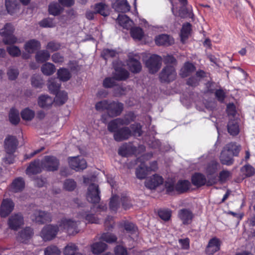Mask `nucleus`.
Returning <instances> with one entry per match:
<instances>
[{
    "mask_svg": "<svg viewBox=\"0 0 255 255\" xmlns=\"http://www.w3.org/2000/svg\"><path fill=\"white\" fill-rule=\"evenodd\" d=\"M57 75L58 78L63 82L69 80L71 77L69 70L65 68H60L57 71Z\"/></svg>",
    "mask_w": 255,
    "mask_h": 255,
    "instance_id": "36",
    "label": "nucleus"
},
{
    "mask_svg": "<svg viewBox=\"0 0 255 255\" xmlns=\"http://www.w3.org/2000/svg\"><path fill=\"white\" fill-rule=\"evenodd\" d=\"M149 172V169L145 163H141L136 169L135 174L136 177L139 179H144Z\"/></svg>",
    "mask_w": 255,
    "mask_h": 255,
    "instance_id": "26",
    "label": "nucleus"
},
{
    "mask_svg": "<svg viewBox=\"0 0 255 255\" xmlns=\"http://www.w3.org/2000/svg\"><path fill=\"white\" fill-rule=\"evenodd\" d=\"M69 164L71 168L76 171L83 170L87 167V163L83 158L79 157H70L68 158Z\"/></svg>",
    "mask_w": 255,
    "mask_h": 255,
    "instance_id": "10",
    "label": "nucleus"
},
{
    "mask_svg": "<svg viewBox=\"0 0 255 255\" xmlns=\"http://www.w3.org/2000/svg\"><path fill=\"white\" fill-rule=\"evenodd\" d=\"M59 226L48 225L44 227L40 233V236L45 241L52 240L60 231Z\"/></svg>",
    "mask_w": 255,
    "mask_h": 255,
    "instance_id": "5",
    "label": "nucleus"
},
{
    "mask_svg": "<svg viewBox=\"0 0 255 255\" xmlns=\"http://www.w3.org/2000/svg\"><path fill=\"white\" fill-rule=\"evenodd\" d=\"M112 7L117 12L122 13L129 11L130 8L127 0H116L112 3Z\"/></svg>",
    "mask_w": 255,
    "mask_h": 255,
    "instance_id": "19",
    "label": "nucleus"
},
{
    "mask_svg": "<svg viewBox=\"0 0 255 255\" xmlns=\"http://www.w3.org/2000/svg\"><path fill=\"white\" fill-rule=\"evenodd\" d=\"M100 239L109 244L116 242L117 236L111 233L107 232L102 234Z\"/></svg>",
    "mask_w": 255,
    "mask_h": 255,
    "instance_id": "45",
    "label": "nucleus"
},
{
    "mask_svg": "<svg viewBox=\"0 0 255 255\" xmlns=\"http://www.w3.org/2000/svg\"><path fill=\"white\" fill-rule=\"evenodd\" d=\"M80 221L73 220L70 219L63 218L59 223L60 230L65 231L70 235H75L79 232L78 226Z\"/></svg>",
    "mask_w": 255,
    "mask_h": 255,
    "instance_id": "1",
    "label": "nucleus"
},
{
    "mask_svg": "<svg viewBox=\"0 0 255 255\" xmlns=\"http://www.w3.org/2000/svg\"><path fill=\"white\" fill-rule=\"evenodd\" d=\"M164 63L166 66L174 67L176 64V60L173 56L167 55L164 57Z\"/></svg>",
    "mask_w": 255,
    "mask_h": 255,
    "instance_id": "62",
    "label": "nucleus"
},
{
    "mask_svg": "<svg viewBox=\"0 0 255 255\" xmlns=\"http://www.w3.org/2000/svg\"><path fill=\"white\" fill-rule=\"evenodd\" d=\"M14 204L9 199H3L0 207V216L2 218H5L13 211Z\"/></svg>",
    "mask_w": 255,
    "mask_h": 255,
    "instance_id": "15",
    "label": "nucleus"
},
{
    "mask_svg": "<svg viewBox=\"0 0 255 255\" xmlns=\"http://www.w3.org/2000/svg\"><path fill=\"white\" fill-rule=\"evenodd\" d=\"M107 248L106 244L100 242L94 243L91 245V251L93 254L98 255L104 252Z\"/></svg>",
    "mask_w": 255,
    "mask_h": 255,
    "instance_id": "32",
    "label": "nucleus"
},
{
    "mask_svg": "<svg viewBox=\"0 0 255 255\" xmlns=\"http://www.w3.org/2000/svg\"><path fill=\"white\" fill-rule=\"evenodd\" d=\"M67 99V93L65 91H59L56 94L55 101L60 105L64 104Z\"/></svg>",
    "mask_w": 255,
    "mask_h": 255,
    "instance_id": "49",
    "label": "nucleus"
},
{
    "mask_svg": "<svg viewBox=\"0 0 255 255\" xmlns=\"http://www.w3.org/2000/svg\"><path fill=\"white\" fill-rule=\"evenodd\" d=\"M41 162L43 168H45L47 171H53L57 170L58 168L59 161L54 156H45Z\"/></svg>",
    "mask_w": 255,
    "mask_h": 255,
    "instance_id": "12",
    "label": "nucleus"
},
{
    "mask_svg": "<svg viewBox=\"0 0 255 255\" xmlns=\"http://www.w3.org/2000/svg\"><path fill=\"white\" fill-rule=\"evenodd\" d=\"M50 54L47 50H42L38 51L35 55V59L39 63L44 62L49 59Z\"/></svg>",
    "mask_w": 255,
    "mask_h": 255,
    "instance_id": "31",
    "label": "nucleus"
},
{
    "mask_svg": "<svg viewBox=\"0 0 255 255\" xmlns=\"http://www.w3.org/2000/svg\"><path fill=\"white\" fill-rule=\"evenodd\" d=\"M60 87V84L55 82L54 79H50L48 81V89L51 93L56 94L58 92Z\"/></svg>",
    "mask_w": 255,
    "mask_h": 255,
    "instance_id": "53",
    "label": "nucleus"
},
{
    "mask_svg": "<svg viewBox=\"0 0 255 255\" xmlns=\"http://www.w3.org/2000/svg\"><path fill=\"white\" fill-rule=\"evenodd\" d=\"M110 102V101H108V100H104L97 103L95 105L96 110L100 112L106 110L107 112Z\"/></svg>",
    "mask_w": 255,
    "mask_h": 255,
    "instance_id": "52",
    "label": "nucleus"
},
{
    "mask_svg": "<svg viewBox=\"0 0 255 255\" xmlns=\"http://www.w3.org/2000/svg\"><path fill=\"white\" fill-rule=\"evenodd\" d=\"M8 54L12 57H18L21 54V51L18 47L14 45L10 46L6 48Z\"/></svg>",
    "mask_w": 255,
    "mask_h": 255,
    "instance_id": "58",
    "label": "nucleus"
},
{
    "mask_svg": "<svg viewBox=\"0 0 255 255\" xmlns=\"http://www.w3.org/2000/svg\"><path fill=\"white\" fill-rule=\"evenodd\" d=\"M41 47L40 42L36 39H31L26 42L24 45V49L28 53H33Z\"/></svg>",
    "mask_w": 255,
    "mask_h": 255,
    "instance_id": "23",
    "label": "nucleus"
},
{
    "mask_svg": "<svg viewBox=\"0 0 255 255\" xmlns=\"http://www.w3.org/2000/svg\"><path fill=\"white\" fill-rule=\"evenodd\" d=\"M218 165V163L216 161H211L207 167V173L210 175L215 173L217 170Z\"/></svg>",
    "mask_w": 255,
    "mask_h": 255,
    "instance_id": "59",
    "label": "nucleus"
},
{
    "mask_svg": "<svg viewBox=\"0 0 255 255\" xmlns=\"http://www.w3.org/2000/svg\"><path fill=\"white\" fill-rule=\"evenodd\" d=\"M162 58L160 56L152 55L145 62V65L149 69L150 73H154L160 68Z\"/></svg>",
    "mask_w": 255,
    "mask_h": 255,
    "instance_id": "6",
    "label": "nucleus"
},
{
    "mask_svg": "<svg viewBox=\"0 0 255 255\" xmlns=\"http://www.w3.org/2000/svg\"><path fill=\"white\" fill-rule=\"evenodd\" d=\"M123 108V104L121 103L115 101L110 102L107 114L111 118L117 117L121 115Z\"/></svg>",
    "mask_w": 255,
    "mask_h": 255,
    "instance_id": "14",
    "label": "nucleus"
},
{
    "mask_svg": "<svg viewBox=\"0 0 255 255\" xmlns=\"http://www.w3.org/2000/svg\"><path fill=\"white\" fill-rule=\"evenodd\" d=\"M5 5L7 12L10 14L15 13L19 9L17 0H5Z\"/></svg>",
    "mask_w": 255,
    "mask_h": 255,
    "instance_id": "25",
    "label": "nucleus"
},
{
    "mask_svg": "<svg viewBox=\"0 0 255 255\" xmlns=\"http://www.w3.org/2000/svg\"><path fill=\"white\" fill-rule=\"evenodd\" d=\"M228 152V151L224 147L221 153L220 160L222 164L230 165L233 163V159Z\"/></svg>",
    "mask_w": 255,
    "mask_h": 255,
    "instance_id": "35",
    "label": "nucleus"
},
{
    "mask_svg": "<svg viewBox=\"0 0 255 255\" xmlns=\"http://www.w3.org/2000/svg\"><path fill=\"white\" fill-rule=\"evenodd\" d=\"M79 220L85 219V220L89 223H99V220L93 214L82 213L78 215Z\"/></svg>",
    "mask_w": 255,
    "mask_h": 255,
    "instance_id": "46",
    "label": "nucleus"
},
{
    "mask_svg": "<svg viewBox=\"0 0 255 255\" xmlns=\"http://www.w3.org/2000/svg\"><path fill=\"white\" fill-rule=\"evenodd\" d=\"M63 9L57 2H52L49 5L48 10L50 14L57 15L62 11Z\"/></svg>",
    "mask_w": 255,
    "mask_h": 255,
    "instance_id": "43",
    "label": "nucleus"
},
{
    "mask_svg": "<svg viewBox=\"0 0 255 255\" xmlns=\"http://www.w3.org/2000/svg\"><path fill=\"white\" fill-rule=\"evenodd\" d=\"M42 162L39 160H35L31 162L26 170V173L28 175L36 174L40 173L43 169Z\"/></svg>",
    "mask_w": 255,
    "mask_h": 255,
    "instance_id": "18",
    "label": "nucleus"
},
{
    "mask_svg": "<svg viewBox=\"0 0 255 255\" xmlns=\"http://www.w3.org/2000/svg\"><path fill=\"white\" fill-rule=\"evenodd\" d=\"M194 217V214L190 209L183 208L178 212V217L184 225L190 224Z\"/></svg>",
    "mask_w": 255,
    "mask_h": 255,
    "instance_id": "11",
    "label": "nucleus"
},
{
    "mask_svg": "<svg viewBox=\"0 0 255 255\" xmlns=\"http://www.w3.org/2000/svg\"><path fill=\"white\" fill-rule=\"evenodd\" d=\"M195 70V66L191 63L186 62L181 69L180 75L182 77H186Z\"/></svg>",
    "mask_w": 255,
    "mask_h": 255,
    "instance_id": "30",
    "label": "nucleus"
},
{
    "mask_svg": "<svg viewBox=\"0 0 255 255\" xmlns=\"http://www.w3.org/2000/svg\"><path fill=\"white\" fill-rule=\"evenodd\" d=\"M31 218L33 221L40 224H44L51 221V214L41 210L34 211Z\"/></svg>",
    "mask_w": 255,
    "mask_h": 255,
    "instance_id": "9",
    "label": "nucleus"
},
{
    "mask_svg": "<svg viewBox=\"0 0 255 255\" xmlns=\"http://www.w3.org/2000/svg\"><path fill=\"white\" fill-rule=\"evenodd\" d=\"M53 101L54 100L51 97L48 95H44L39 97L38 104L40 107L46 108L50 107L52 105Z\"/></svg>",
    "mask_w": 255,
    "mask_h": 255,
    "instance_id": "27",
    "label": "nucleus"
},
{
    "mask_svg": "<svg viewBox=\"0 0 255 255\" xmlns=\"http://www.w3.org/2000/svg\"><path fill=\"white\" fill-rule=\"evenodd\" d=\"M130 34L133 39L139 40L142 38L144 32L141 28L134 27L131 29Z\"/></svg>",
    "mask_w": 255,
    "mask_h": 255,
    "instance_id": "44",
    "label": "nucleus"
},
{
    "mask_svg": "<svg viewBox=\"0 0 255 255\" xmlns=\"http://www.w3.org/2000/svg\"><path fill=\"white\" fill-rule=\"evenodd\" d=\"M18 141L16 138L12 135H8L4 140V148L6 153L9 155L10 157L4 158V160L8 164L12 163V160L11 158V154H13L18 145Z\"/></svg>",
    "mask_w": 255,
    "mask_h": 255,
    "instance_id": "3",
    "label": "nucleus"
},
{
    "mask_svg": "<svg viewBox=\"0 0 255 255\" xmlns=\"http://www.w3.org/2000/svg\"><path fill=\"white\" fill-rule=\"evenodd\" d=\"M163 182V178L162 176L157 174H154L146 180L145 185L147 188L150 189H153L162 184Z\"/></svg>",
    "mask_w": 255,
    "mask_h": 255,
    "instance_id": "17",
    "label": "nucleus"
},
{
    "mask_svg": "<svg viewBox=\"0 0 255 255\" xmlns=\"http://www.w3.org/2000/svg\"><path fill=\"white\" fill-rule=\"evenodd\" d=\"M25 186V183L22 178L18 177L15 179L11 183V190L14 192L22 191Z\"/></svg>",
    "mask_w": 255,
    "mask_h": 255,
    "instance_id": "28",
    "label": "nucleus"
},
{
    "mask_svg": "<svg viewBox=\"0 0 255 255\" xmlns=\"http://www.w3.org/2000/svg\"><path fill=\"white\" fill-rule=\"evenodd\" d=\"M225 149L228 151L232 153L233 155L237 156L241 150V146L234 143H230L226 145Z\"/></svg>",
    "mask_w": 255,
    "mask_h": 255,
    "instance_id": "47",
    "label": "nucleus"
},
{
    "mask_svg": "<svg viewBox=\"0 0 255 255\" xmlns=\"http://www.w3.org/2000/svg\"><path fill=\"white\" fill-rule=\"evenodd\" d=\"M124 227L125 230L129 234H135L136 235L137 232V228L132 223L130 222H126L124 225Z\"/></svg>",
    "mask_w": 255,
    "mask_h": 255,
    "instance_id": "55",
    "label": "nucleus"
},
{
    "mask_svg": "<svg viewBox=\"0 0 255 255\" xmlns=\"http://www.w3.org/2000/svg\"><path fill=\"white\" fill-rule=\"evenodd\" d=\"M95 12L96 13H100L104 16H107L109 14L108 6L103 3H99L95 5Z\"/></svg>",
    "mask_w": 255,
    "mask_h": 255,
    "instance_id": "38",
    "label": "nucleus"
},
{
    "mask_svg": "<svg viewBox=\"0 0 255 255\" xmlns=\"http://www.w3.org/2000/svg\"><path fill=\"white\" fill-rule=\"evenodd\" d=\"M33 234V230L30 227H26L20 232L19 239L22 242H26Z\"/></svg>",
    "mask_w": 255,
    "mask_h": 255,
    "instance_id": "34",
    "label": "nucleus"
},
{
    "mask_svg": "<svg viewBox=\"0 0 255 255\" xmlns=\"http://www.w3.org/2000/svg\"><path fill=\"white\" fill-rule=\"evenodd\" d=\"M45 255H59L60 251L55 246H50L44 250Z\"/></svg>",
    "mask_w": 255,
    "mask_h": 255,
    "instance_id": "60",
    "label": "nucleus"
},
{
    "mask_svg": "<svg viewBox=\"0 0 255 255\" xmlns=\"http://www.w3.org/2000/svg\"><path fill=\"white\" fill-rule=\"evenodd\" d=\"M122 122L121 118H117L111 121L108 125V130L115 133L119 129V127L123 126V124H125Z\"/></svg>",
    "mask_w": 255,
    "mask_h": 255,
    "instance_id": "29",
    "label": "nucleus"
},
{
    "mask_svg": "<svg viewBox=\"0 0 255 255\" xmlns=\"http://www.w3.org/2000/svg\"><path fill=\"white\" fill-rule=\"evenodd\" d=\"M192 182L194 185L197 187H200L205 184L207 186H211L215 183L213 180H208L207 181L204 175L198 173H195L192 176Z\"/></svg>",
    "mask_w": 255,
    "mask_h": 255,
    "instance_id": "16",
    "label": "nucleus"
},
{
    "mask_svg": "<svg viewBox=\"0 0 255 255\" xmlns=\"http://www.w3.org/2000/svg\"><path fill=\"white\" fill-rule=\"evenodd\" d=\"M127 65L129 70L134 73H138L141 70V65L138 60L131 56H128Z\"/></svg>",
    "mask_w": 255,
    "mask_h": 255,
    "instance_id": "20",
    "label": "nucleus"
},
{
    "mask_svg": "<svg viewBox=\"0 0 255 255\" xmlns=\"http://www.w3.org/2000/svg\"><path fill=\"white\" fill-rule=\"evenodd\" d=\"M191 30V25L189 23H186L183 25L181 30V38L183 42L189 36Z\"/></svg>",
    "mask_w": 255,
    "mask_h": 255,
    "instance_id": "42",
    "label": "nucleus"
},
{
    "mask_svg": "<svg viewBox=\"0 0 255 255\" xmlns=\"http://www.w3.org/2000/svg\"><path fill=\"white\" fill-rule=\"evenodd\" d=\"M76 183L72 179H66L64 182V188L67 191H73L76 187Z\"/></svg>",
    "mask_w": 255,
    "mask_h": 255,
    "instance_id": "57",
    "label": "nucleus"
},
{
    "mask_svg": "<svg viewBox=\"0 0 255 255\" xmlns=\"http://www.w3.org/2000/svg\"><path fill=\"white\" fill-rule=\"evenodd\" d=\"M117 54V52L116 50L110 49H104L102 52L101 56L105 60H107L109 58L116 57Z\"/></svg>",
    "mask_w": 255,
    "mask_h": 255,
    "instance_id": "56",
    "label": "nucleus"
},
{
    "mask_svg": "<svg viewBox=\"0 0 255 255\" xmlns=\"http://www.w3.org/2000/svg\"><path fill=\"white\" fill-rule=\"evenodd\" d=\"M228 130L229 133L232 135H236L239 133V127L236 121L231 120L229 122Z\"/></svg>",
    "mask_w": 255,
    "mask_h": 255,
    "instance_id": "37",
    "label": "nucleus"
},
{
    "mask_svg": "<svg viewBox=\"0 0 255 255\" xmlns=\"http://www.w3.org/2000/svg\"><path fill=\"white\" fill-rule=\"evenodd\" d=\"M14 28L11 23H6L4 27L1 29L0 33L3 38V42L5 44L10 45L16 43L17 38L13 34Z\"/></svg>",
    "mask_w": 255,
    "mask_h": 255,
    "instance_id": "2",
    "label": "nucleus"
},
{
    "mask_svg": "<svg viewBox=\"0 0 255 255\" xmlns=\"http://www.w3.org/2000/svg\"><path fill=\"white\" fill-rule=\"evenodd\" d=\"M116 79L113 77H108L103 81V86L106 88H110L116 85Z\"/></svg>",
    "mask_w": 255,
    "mask_h": 255,
    "instance_id": "63",
    "label": "nucleus"
},
{
    "mask_svg": "<svg viewBox=\"0 0 255 255\" xmlns=\"http://www.w3.org/2000/svg\"><path fill=\"white\" fill-rule=\"evenodd\" d=\"M132 136V131L129 128L124 127L119 128L114 134V138L117 141L128 139Z\"/></svg>",
    "mask_w": 255,
    "mask_h": 255,
    "instance_id": "13",
    "label": "nucleus"
},
{
    "mask_svg": "<svg viewBox=\"0 0 255 255\" xmlns=\"http://www.w3.org/2000/svg\"><path fill=\"white\" fill-rule=\"evenodd\" d=\"M100 191L96 184H91L88 188L87 199L93 204L98 203L100 201Z\"/></svg>",
    "mask_w": 255,
    "mask_h": 255,
    "instance_id": "8",
    "label": "nucleus"
},
{
    "mask_svg": "<svg viewBox=\"0 0 255 255\" xmlns=\"http://www.w3.org/2000/svg\"><path fill=\"white\" fill-rule=\"evenodd\" d=\"M9 119L12 124L17 125L20 120L18 112L14 109H11L9 114Z\"/></svg>",
    "mask_w": 255,
    "mask_h": 255,
    "instance_id": "48",
    "label": "nucleus"
},
{
    "mask_svg": "<svg viewBox=\"0 0 255 255\" xmlns=\"http://www.w3.org/2000/svg\"><path fill=\"white\" fill-rule=\"evenodd\" d=\"M35 113L29 109L26 108L21 112V118L25 121H31L34 117Z\"/></svg>",
    "mask_w": 255,
    "mask_h": 255,
    "instance_id": "51",
    "label": "nucleus"
},
{
    "mask_svg": "<svg viewBox=\"0 0 255 255\" xmlns=\"http://www.w3.org/2000/svg\"><path fill=\"white\" fill-rule=\"evenodd\" d=\"M120 207L119 197L117 195L112 197L110 202V208L113 211H117Z\"/></svg>",
    "mask_w": 255,
    "mask_h": 255,
    "instance_id": "54",
    "label": "nucleus"
},
{
    "mask_svg": "<svg viewBox=\"0 0 255 255\" xmlns=\"http://www.w3.org/2000/svg\"><path fill=\"white\" fill-rule=\"evenodd\" d=\"M78 249L74 244H69L65 248L64 251L65 255H83L78 252Z\"/></svg>",
    "mask_w": 255,
    "mask_h": 255,
    "instance_id": "39",
    "label": "nucleus"
},
{
    "mask_svg": "<svg viewBox=\"0 0 255 255\" xmlns=\"http://www.w3.org/2000/svg\"><path fill=\"white\" fill-rule=\"evenodd\" d=\"M220 249L219 241L216 238L211 239L206 249V252L208 255H213Z\"/></svg>",
    "mask_w": 255,
    "mask_h": 255,
    "instance_id": "24",
    "label": "nucleus"
},
{
    "mask_svg": "<svg viewBox=\"0 0 255 255\" xmlns=\"http://www.w3.org/2000/svg\"><path fill=\"white\" fill-rule=\"evenodd\" d=\"M130 128L132 131V135L140 136L142 133V126L140 124L135 123L130 125Z\"/></svg>",
    "mask_w": 255,
    "mask_h": 255,
    "instance_id": "50",
    "label": "nucleus"
},
{
    "mask_svg": "<svg viewBox=\"0 0 255 255\" xmlns=\"http://www.w3.org/2000/svg\"><path fill=\"white\" fill-rule=\"evenodd\" d=\"M114 77L118 81L126 80L129 77V73L123 68L115 67Z\"/></svg>",
    "mask_w": 255,
    "mask_h": 255,
    "instance_id": "22",
    "label": "nucleus"
},
{
    "mask_svg": "<svg viewBox=\"0 0 255 255\" xmlns=\"http://www.w3.org/2000/svg\"><path fill=\"white\" fill-rule=\"evenodd\" d=\"M56 70L55 67L52 63L47 62L42 65L41 71L44 75L50 76L52 75Z\"/></svg>",
    "mask_w": 255,
    "mask_h": 255,
    "instance_id": "33",
    "label": "nucleus"
},
{
    "mask_svg": "<svg viewBox=\"0 0 255 255\" xmlns=\"http://www.w3.org/2000/svg\"><path fill=\"white\" fill-rule=\"evenodd\" d=\"M117 21L119 24L125 28H128L130 26L131 21L125 14H119Z\"/></svg>",
    "mask_w": 255,
    "mask_h": 255,
    "instance_id": "40",
    "label": "nucleus"
},
{
    "mask_svg": "<svg viewBox=\"0 0 255 255\" xmlns=\"http://www.w3.org/2000/svg\"><path fill=\"white\" fill-rule=\"evenodd\" d=\"M61 46L60 43L52 41L47 43L46 48L51 51H55L59 50Z\"/></svg>",
    "mask_w": 255,
    "mask_h": 255,
    "instance_id": "61",
    "label": "nucleus"
},
{
    "mask_svg": "<svg viewBox=\"0 0 255 255\" xmlns=\"http://www.w3.org/2000/svg\"><path fill=\"white\" fill-rule=\"evenodd\" d=\"M155 43L158 45L169 46L174 43L173 39L167 34H161L156 37Z\"/></svg>",
    "mask_w": 255,
    "mask_h": 255,
    "instance_id": "21",
    "label": "nucleus"
},
{
    "mask_svg": "<svg viewBox=\"0 0 255 255\" xmlns=\"http://www.w3.org/2000/svg\"><path fill=\"white\" fill-rule=\"evenodd\" d=\"M39 25L43 27H53L55 26V23L52 19L47 18L40 21Z\"/></svg>",
    "mask_w": 255,
    "mask_h": 255,
    "instance_id": "64",
    "label": "nucleus"
},
{
    "mask_svg": "<svg viewBox=\"0 0 255 255\" xmlns=\"http://www.w3.org/2000/svg\"><path fill=\"white\" fill-rule=\"evenodd\" d=\"M176 72L173 66H166L161 71L159 78L162 82H170L176 78Z\"/></svg>",
    "mask_w": 255,
    "mask_h": 255,
    "instance_id": "7",
    "label": "nucleus"
},
{
    "mask_svg": "<svg viewBox=\"0 0 255 255\" xmlns=\"http://www.w3.org/2000/svg\"><path fill=\"white\" fill-rule=\"evenodd\" d=\"M24 224V219L20 213L14 214L10 216L7 220L8 228L13 231H17Z\"/></svg>",
    "mask_w": 255,
    "mask_h": 255,
    "instance_id": "4",
    "label": "nucleus"
},
{
    "mask_svg": "<svg viewBox=\"0 0 255 255\" xmlns=\"http://www.w3.org/2000/svg\"><path fill=\"white\" fill-rule=\"evenodd\" d=\"M190 183L187 180L179 181L175 186V190L180 193L187 191L190 186Z\"/></svg>",
    "mask_w": 255,
    "mask_h": 255,
    "instance_id": "41",
    "label": "nucleus"
}]
</instances>
